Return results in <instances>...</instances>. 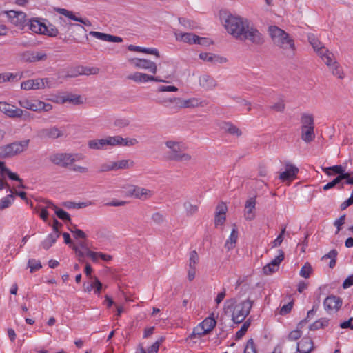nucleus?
<instances>
[{"label":"nucleus","instance_id":"57","mask_svg":"<svg viewBox=\"0 0 353 353\" xmlns=\"http://www.w3.org/2000/svg\"><path fill=\"white\" fill-rule=\"evenodd\" d=\"M4 176L7 175L10 180L17 181L20 183L23 182V180L17 173L11 172L8 168H4Z\"/></svg>","mask_w":353,"mask_h":353},{"label":"nucleus","instance_id":"59","mask_svg":"<svg viewBox=\"0 0 353 353\" xmlns=\"http://www.w3.org/2000/svg\"><path fill=\"white\" fill-rule=\"evenodd\" d=\"M71 248L75 252L79 261L83 262V258L86 255V252L80 250L78 245H72Z\"/></svg>","mask_w":353,"mask_h":353},{"label":"nucleus","instance_id":"61","mask_svg":"<svg viewBox=\"0 0 353 353\" xmlns=\"http://www.w3.org/2000/svg\"><path fill=\"white\" fill-rule=\"evenodd\" d=\"M81 68H82V66H77L74 68L70 73H68L65 75V78H74L78 77L79 75H83L81 72Z\"/></svg>","mask_w":353,"mask_h":353},{"label":"nucleus","instance_id":"29","mask_svg":"<svg viewBox=\"0 0 353 353\" xmlns=\"http://www.w3.org/2000/svg\"><path fill=\"white\" fill-rule=\"evenodd\" d=\"M319 56L329 68L333 65L334 61H336L334 57V54L327 48L322 49L321 52H319Z\"/></svg>","mask_w":353,"mask_h":353},{"label":"nucleus","instance_id":"26","mask_svg":"<svg viewBox=\"0 0 353 353\" xmlns=\"http://www.w3.org/2000/svg\"><path fill=\"white\" fill-rule=\"evenodd\" d=\"M176 39L179 41H183L188 44L196 43L197 35L193 33H175Z\"/></svg>","mask_w":353,"mask_h":353},{"label":"nucleus","instance_id":"34","mask_svg":"<svg viewBox=\"0 0 353 353\" xmlns=\"http://www.w3.org/2000/svg\"><path fill=\"white\" fill-rule=\"evenodd\" d=\"M199 58L205 61L210 63H222L223 58L212 53L202 52L199 54Z\"/></svg>","mask_w":353,"mask_h":353},{"label":"nucleus","instance_id":"36","mask_svg":"<svg viewBox=\"0 0 353 353\" xmlns=\"http://www.w3.org/2000/svg\"><path fill=\"white\" fill-rule=\"evenodd\" d=\"M237 239L238 231L236 228H233L229 236V239L226 241L225 243V248H227L228 250H232L235 246Z\"/></svg>","mask_w":353,"mask_h":353},{"label":"nucleus","instance_id":"30","mask_svg":"<svg viewBox=\"0 0 353 353\" xmlns=\"http://www.w3.org/2000/svg\"><path fill=\"white\" fill-rule=\"evenodd\" d=\"M314 127L301 128V139L305 143H310L315 139Z\"/></svg>","mask_w":353,"mask_h":353},{"label":"nucleus","instance_id":"49","mask_svg":"<svg viewBox=\"0 0 353 353\" xmlns=\"http://www.w3.org/2000/svg\"><path fill=\"white\" fill-rule=\"evenodd\" d=\"M179 22L181 26L188 29L193 30L196 28V23L187 18L179 17Z\"/></svg>","mask_w":353,"mask_h":353},{"label":"nucleus","instance_id":"37","mask_svg":"<svg viewBox=\"0 0 353 353\" xmlns=\"http://www.w3.org/2000/svg\"><path fill=\"white\" fill-rule=\"evenodd\" d=\"M115 170H124L132 168L134 165L133 161L130 159H123L117 161H114Z\"/></svg>","mask_w":353,"mask_h":353},{"label":"nucleus","instance_id":"25","mask_svg":"<svg viewBox=\"0 0 353 353\" xmlns=\"http://www.w3.org/2000/svg\"><path fill=\"white\" fill-rule=\"evenodd\" d=\"M322 170L326 174L329 176L332 174H338V176H342V179L347 176V174H345V168L341 165L322 168Z\"/></svg>","mask_w":353,"mask_h":353},{"label":"nucleus","instance_id":"32","mask_svg":"<svg viewBox=\"0 0 353 353\" xmlns=\"http://www.w3.org/2000/svg\"><path fill=\"white\" fill-rule=\"evenodd\" d=\"M301 128L314 127V117L312 114L302 113L301 115Z\"/></svg>","mask_w":353,"mask_h":353},{"label":"nucleus","instance_id":"5","mask_svg":"<svg viewBox=\"0 0 353 353\" xmlns=\"http://www.w3.org/2000/svg\"><path fill=\"white\" fill-rule=\"evenodd\" d=\"M29 142V139H26L0 146V158H8L22 152L28 148Z\"/></svg>","mask_w":353,"mask_h":353},{"label":"nucleus","instance_id":"10","mask_svg":"<svg viewBox=\"0 0 353 353\" xmlns=\"http://www.w3.org/2000/svg\"><path fill=\"white\" fill-rule=\"evenodd\" d=\"M20 58L24 62L34 63L46 61L48 55L42 51L26 50L20 54Z\"/></svg>","mask_w":353,"mask_h":353},{"label":"nucleus","instance_id":"31","mask_svg":"<svg viewBox=\"0 0 353 353\" xmlns=\"http://www.w3.org/2000/svg\"><path fill=\"white\" fill-rule=\"evenodd\" d=\"M128 79L138 83H145L149 81V79H153L151 75L139 72L130 74Z\"/></svg>","mask_w":353,"mask_h":353},{"label":"nucleus","instance_id":"14","mask_svg":"<svg viewBox=\"0 0 353 353\" xmlns=\"http://www.w3.org/2000/svg\"><path fill=\"white\" fill-rule=\"evenodd\" d=\"M199 83L201 88L205 91L214 90L218 86L214 78L208 74H203L199 78Z\"/></svg>","mask_w":353,"mask_h":353},{"label":"nucleus","instance_id":"60","mask_svg":"<svg viewBox=\"0 0 353 353\" xmlns=\"http://www.w3.org/2000/svg\"><path fill=\"white\" fill-rule=\"evenodd\" d=\"M108 145L115 146L119 145L120 136L108 137L105 138Z\"/></svg>","mask_w":353,"mask_h":353},{"label":"nucleus","instance_id":"58","mask_svg":"<svg viewBox=\"0 0 353 353\" xmlns=\"http://www.w3.org/2000/svg\"><path fill=\"white\" fill-rule=\"evenodd\" d=\"M244 353H256V350L252 339H250L246 344Z\"/></svg>","mask_w":353,"mask_h":353},{"label":"nucleus","instance_id":"45","mask_svg":"<svg viewBox=\"0 0 353 353\" xmlns=\"http://www.w3.org/2000/svg\"><path fill=\"white\" fill-rule=\"evenodd\" d=\"M330 69L332 70V74L336 76L339 79L344 78V74L342 68L336 61L333 62V65L332 67H330Z\"/></svg>","mask_w":353,"mask_h":353},{"label":"nucleus","instance_id":"41","mask_svg":"<svg viewBox=\"0 0 353 353\" xmlns=\"http://www.w3.org/2000/svg\"><path fill=\"white\" fill-rule=\"evenodd\" d=\"M63 102H69L72 104L79 105L83 103L81 96L78 94H70L66 97H63Z\"/></svg>","mask_w":353,"mask_h":353},{"label":"nucleus","instance_id":"39","mask_svg":"<svg viewBox=\"0 0 353 353\" xmlns=\"http://www.w3.org/2000/svg\"><path fill=\"white\" fill-rule=\"evenodd\" d=\"M342 180V176H337L335 179H334L332 181L327 183L326 185L323 186L324 190H328L334 187H335L336 185H339L338 188L339 189H343V183H341Z\"/></svg>","mask_w":353,"mask_h":353},{"label":"nucleus","instance_id":"12","mask_svg":"<svg viewBox=\"0 0 353 353\" xmlns=\"http://www.w3.org/2000/svg\"><path fill=\"white\" fill-rule=\"evenodd\" d=\"M0 111L10 118H20L22 110L4 101H0Z\"/></svg>","mask_w":353,"mask_h":353},{"label":"nucleus","instance_id":"1","mask_svg":"<svg viewBox=\"0 0 353 353\" xmlns=\"http://www.w3.org/2000/svg\"><path fill=\"white\" fill-rule=\"evenodd\" d=\"M268 32L274 44L283 50L295 49L294 41L288 33L281 29L276 26H271L268 28Z\"/></svg>","mask_w":353,"mask_h":353},{"label":"nucleus","instance_id":"48","mask_svg":"<svg viewBox=\"0 0 353 353\" xmlns=\"http://www.w3.org/2000/svg\"><path fill=\"white\" fill-rule=\"evenodd\" d=\"M208 334L205 331V328L199 323L196 327H195L192 332V334L189 336V338L190 339H193L196 338V336L199 337H201L203 335Z\"/></svg>","mask_w":353,"mask_h":353},{"label":"nucleus","instance_id":"2","mask_svg":"<svg viewBox=\"0 0 353 353\" xmlns=\"http://www.w3.org/2000/svg\"><path fill=\"white\" fill-rule=\"evenodd\" d=\"M248 23L247 19L232 14L228 15L224 20V26L228 32L237 39L243 35Z\"/></svg>","mask_w":353,"mask_h":353},{"label":"nucleus","instance_id":"24","mask_svg":"<svg viewBox=\"0 0 353 353\" xmlns=\"http://www.w3.org/2000/svg\"><path fill=\"white\" fill-rule=\"evenodd\" d=\"M219 127L222 130L230 134L236 135V137H240L242 134L241 130L230 122H221Z\"/></svg>","mask_w":353,"mask_h":353},{"label":"nucleus","instance_id":"19","mask_svg":"<svg viewBox=\"0 0 353 353\" xmlns=\"http://www.w3.org/2000/svg\"><path fill=\"white\" fill-rule=\"evenodd\" d=\"M255 197L249 198L245 204L244 217L247 221H252L255 218Z\"/></svg>","mask_w":353,"mask_h":353},{"label":"nucleus","instance_id":"21","mask_svg":"<svg viewBox=\"0 0 353 353\" xmlns=\"http://www.w3.org/2000/svg\"><path fill=\"white\" fill-rule=\"evenodd\" d=\"M60 21L63 22L62 26L67 28L68 30L74 28L75 31L80 35L79 37H74V40L76 42H80L81 36H86V30L85 28L80 24H75L72 23H67L62 17L59 18Z\"/></svg>","mask_w":353,"mask_h":353},{"label":"nucleus","instance_id":"46","mask_svg":"<svg viewBox=\"0 0 353 353\" xmlns=\"http://www.w3.org/2000/svg\"><path fill=\"white\" fill-rule=\"evenodd\" d=\"M308 39L312 48L318 54H319L320 51L321 52L322 49L326 48L318 39H315L314 37L310 36Z\"/></svg>","mask_w":353,"mask_h":353},{"label":"nucleus","instance_id":"33","mask_svg":"<svg viewBox=\"0 0 353 353\" xmlns=\"http://www.w3.org/2000/svg\"><path fill=\"white\" fill-rule=\"evenodd\" d=\"M88 146L92 150H103L108 146L105 139H92L88 142Z\"/></svg>","mask_w":353,"mask_h":353},{"label":"nucleus","instance_id":"53","mask_svg":"<svg viewBox=\"0 0 353 353\" xmlns=\"http://www.w3.org/2000/svg\"><path fill=\"white\" fill-rule=\"evenodd\" d=\"M57 217L63 221H70V214L63 209L57 208L54 211Z\"/></svg>","mask_w":353,"mask_h":353},{"label":"nucleus","instance_id":"16","mask_svg":"<svg viewBox=\"0 0 353 353\" xmlns=\"http://www.w3.org/2000/svg\"><path fill=\"white\" fill-rule=\"evenodd\" d=\"M342 303V299L335 295L328 296L323 302L325 310L327 312L332 310L337 312L341 308Z\"/></svg>","mask_w":353,"mask_h":353},{"label":"nucleus","instance_id":"18","mask_svg":"<svg viewBox=\"0 0 353 353\" xmlns=\"http://www.w3.org/2000/svg\"><path fill=\"white\" fill-rule=\"evenodd\" d=\"M299 169L295 165L288 163L285 164V170L279 175V179L282 181H291L296 177Z\"/></svg>","mask_w":353,"mask_h":353},{"label":"nucleus","instance_id":"22","mask_svg":"<svg viewBox=\"0 0 353 353\" xmlns=\"http://www.w3.org/2000/svg\"><path fill=\"white\" fill-rule=\"evenodd\" d=\"M166 101H169L170 103H174V101H178L176 103V104L179 107H182V108L196 107L199 104L198 100L196 99H190L188 100H181L180 99L173 98V99H170L168 100H165V101H160V100L158 101V102L160 103H163Z\"/></svg>","mask_w":353,"mask_h":353},{"label":"nucleus","instance_id":"4","mask_svg":"<svg viewBox=\"0 0 353 353\" xmlns=\"http://www.w3.org/2000/svg\"><path fill=\"white\" fill-rule=\"evenodd\" d=\"M253 302V301L247 299L234 306L232 320L234 323L239 324L244 321L250 312Z\"/></svg>","mask_w":353,"mask_h":353},{"label":"nucleus","instance_id":"11","mask_svg":"<svg viewBox=\"0 0 353 353\" xmlns=\"http://www.w3.org/2000/svg\"><path fill=\"white\" fill-rule=\"evenodd\" d=\"M278 253L279 254L275 257V259L263 267V272L265 274H271L279 270L280 263L284 259L285 254L282 250H279Z\"/></svg>","mask_w":353,"mask_h":353},{"label":"nucleus","instance_id":"47","mask_svg":"<svg viewBox=\"0 0 353 353\" xmlns=\"http://www.w3.org/2000/svg\"><path fill=\"white\" fill-rule=\"evenodd\" d=\"M14 201V196L12 193L7 195L0 200V210H3L8 208Z\"/></svg>","mask_w":353,"mask_h":353},{"label":"nucleus","instance_id":"9","mask_svg":"<svg viewBox=\"0 0 353 353\" xmlns=\"http://www.w3.org/2000/svg\"><path fill=\"white\" fill-rule=\"evenodd\" d=\"M7 17L10 22L21 30H23L25 26H27L28 21L26 19V14L21 11L9 10L6 11Z\"/></svg>","mask_w":353,"mask_h":353},{"label":"nucleus","instance_id":"13","mask_svg":"<svg viewBox=\"0 0 353 353\" xmlns=\"http://www.w3.org/2000/svg\"><path fill=\"white\" fill-rule=\"evenodd\" d=\"M63 135V132L59 130L57 126H52L47 128H43L38 132V136L41 139H55Z\"/></svg>","mask_w":353,"mask_h":353},{"label":"nucleus","instance_id":"51","mask_svg":"<svg viewBox=\"0 0 353 353\" xmlns=\"http://www.w3.org/2000/svg\"><path fill=\"white\" fill-rule=\"evenodd\" d=\"M28 265L30 268V271L32 273L39 270L42 267L41 262L34 259H29Z\"/></svg>","mask_w":353,"mask_h":353},{"label":"nucleus","instance_id":"44","mask_svg":"<svg viewBox=\"0 0 353 353\" xmlns=\"http://www.w3.org/2000/svg\"><path fill=\"white\" fill-rule=\"evenodd\" d=\"M251 321L250 319H248L245 321H244L243 324L242 325L241 329L238 330L236 333L235 339L236 340L241 339L246 333L248 329L249 328L250 325Z\"/></svg>","mask_w":353,"mask_h":353},{"label":"nucleus","instance_id":"62","mask_svg":"<svg viewBox=\"0 0 353 353\" xmlns=\"http://www.w3.org/2000/svg\"><path fill=\"white\" fill-rule=\"evenodd\" d=\"M271 110L276 112H283L285 110V104L283 101H279L270 107Z\"/></svg>","mask_w":353,"mask_h":353},{"label":"nucleus","instance_id":"42","mask_svg":"<svg viewBox=\"0 0 353 353\" xmlns=\"http://www.w3.org/2000/svg\"><path fill=\"white\" fill-rule=\"evenodd\" d=\"M46 30L43 31V34L47 35L48 37H55L59 34V30L56 28V26L50 23H48V24H46Z\"/></svg>","mask_w":353,"mask_h":353},{"label":"nucleus","instance_id":"23","mask_svg":"<svg viewBox=\"0 0 353 353\" xmlns=\"http://www.w3.org/2000/svg\"><path fill=\"white\" fill-rule=\"evenodd\" d=\"M27 26H28L29 29L34 33L43 34V31H45L46 27V23L41 22L38 19H32L31 20L28 21Z\"/></svg>","mask_w":353,"mask_h":353},{"label":"nucleus","instance_id":"27","mask_svg":"<svg viewBox=\"0 0 353 353\" xmlns=\"http://www.w3.org/2000/svg\"><path fill=\"white\" fill-rule=\"evenodd\" d=\"M312 350V341L310 339H303L297 343L296 351L299 353H310Z\"/></svg>","mask_w":353,"mask_h":353},{"label":"nucleus","instance_id":"64","mask_svg":"<svg viewBox=\"0 0 353 353\" xmlns=\"http://www.w3.org/2000/svg\"><path fill=\"white\" fill-rule=\"evenodd\" d=\"M341 329H350L353 330V318H350L347 321L341 322L339 325Z\"/></svg>","mask_w":353,"mask_h":353},{"label":"nucleus","instance_id":"50","mask_svg":"<svg viewBox=\"0 0 353 353\" xmlns=\"http://www.w3.org/2000/svg\"><path fill=\"white\" fill-rule=\"evenodd\" d=\"M312 272V268L310 263H309L308 262H306L303 265V266L301 268L299 274L301 276H302L305 279H307L310 277Z\"/></svg>","mask_w":353,"mask_h":353},{"label":"nucleus","instance_id":"52","mask_svg":"<svg viewBox=\"0 0 353 353\" xmlns=\"http://www.w3.org/2000/svg\"><path fill=\"white\" fill-rule=\"evenodd\" d=\"M112 170H115L114 161H110L101 164L98 172L102 173Z\"/></svg>","mask_w":353,"mask_h":353},{"label":"nucleus","instance_id":"40","mask_svg":"<svg viewBox=\"0 0 353 353\" xmlns=\"http://www.w3.org/2000/svg\"><path fill=\"white\" fill-rule=\"evenodd\" d=\"M183 208H185L186 215L191 216L198 212V205L191 203L190 201H185L183 203Z\"/></svg>","mask_w":353,"mask_h":353},{"label":"nucleus","instance_id":"7","mask_svg":"<svg viewBox=\"0 0 353 353\" xmlns=\"http://www.w3.org/2000/svg\"><path fill=\"white\" fill-rule=\"evenodd\" d=\"M239 39L241 41L248 40L254 45H261L264 43L262 34L254 26H250L249 23Z\"/></svg>","mask_w":353,"mask_h":353},{"label":"nucleus","instance_id":"35","mask_svg":"<svg viewBox=\"0 0 353 353\" xmlns=\"http://www.w3.org/2000/svg\"><path fill=\"white\" fill-rule=\"evenodd\" d=\"M57 234H49L48 236L41 242V246L46 250H48L54 244L58 239Z\"/></svg>","mask_w":353,"mask_h":353},{"label":"nucleus","instance_id":"15","mask_svg":"<svg viewBox=\"0 0 353 353\" xmlns=\"http://www.w3.org/2000/svg\"><path fill=\"white\" fill-rule=\"evenodd\" d=\"M136 68L148 70L152 74H156L157 68L154 62L145 59H132L130 61Z\"/></svg>","mask_w":353,"mask_h":353},{"label":"nucleus","instance_id":"55","mask_svg":"<svg viewBox=\"0 0 353 353\" xmlns=\"http://www.w3.org/2000/svg\"><path fill=\"white\" fill-rule=\"evenodd\" d=\"M138 143V141L136 139H124L120 136L119 145L124 146H132Z\"/></svg>","mask_w":353,"mask_h":353},{"label":"nucleus","instance_id":"56","mask_svg":"<svg viewBox=\"0 0 353 353\" xmlns=\"http://www.w3.org/2000/svg\"><path fill=\"white\" fill-rule=\"evenodd\" d=\"M81 72L83 75L97 74L99 72V69L94 67L88 68L82 66V68H81Z\"/></svg>","mask_w":353,"mask_h":353},{"label":"nucleus","instance_id":"3","mask_svg":"<svg viewBox=\"0 0 353 353\" xmlns=\"http://www.w3.org/2000/svg\"><path fill=\"white\" fill-rule=\"evenodd\" d=\"M165 145L170 149L167 153L169 160L187 163L192 159L190 154L185 153V147L179 142L168 141Z\"/></svg>","mask_w":353,"mask_h":353},{"label":"nucleus","instance_id":"63","mask_svg":"<svg viewBox=\"0 0 353 353\" xmlns=\"http://www.w3.org/2000/svg\"><path fill=\"white\" fill-rule=\"evenodd\" d=\"M301 336V332L299 329H296L292 332H290L288 335L289 340L291 341H296L299 339Z\"/></svg>","mask_w":353,"mask_h":353},{"label":"nucleus","instance_id":"17","mask_svg":"<svg viewBox=\"0 0 353 353\" xmlns=\"http://www.w3.org/2000/svg\"><path fill=\"white\" fill-rule=\"evenodd\" d=\"M128 192L131 196L141 200H145L152 196V192L150 190L136 185L130 186Z\"/></svg>","mask_w":353,"mask_h":353},{"label":"nucleus","instance_id":"20","mask_svg":"<svg viewBox=\"0 0 353 353\" xmlns=\"http://www.w3.org/2000/svg\"><path fill=\"white\" fill-rule=\"evenodd\" d=\"M56 11L72 21L80 22L86 26H91V22L90 20L85 18L78 17L72 11H69L65 8H57Z\"/></svg>","mask_w":353,"mask_h":353},{"label":"nucleus","instance_id":"43","mask_svg":"<svg viewBox=\"0 0 353 353\" xmlns=\"http://www.w3.org/2000/svg\"><path fill=\"white\" fill-rule=\"evenodd\" d=\"M90 205H91L90 201L81 202V203H74V202H72V201H66V202L63 203V206L68 209H71V208L79 209V208H85Z\"/></svg>","mask_w":353,"mask_h":353},{"label":"nucleus","instance_id":"6","mask_svg":"<svg viewBox=\"0 0 353 353\" xmlns=\"http://www.w3.org/2000/svg\"><path fill=\"white\" fill-rule=\"evenodd\" d=\"M18 103L21 108L34 112H48L52 109V105L50 103H46L37 99H21L19 100Z\"/></svg>","mask_w":353,"mask_h":353},{"label":"nucleus","instance_id":"54","mask_svg":"<svg viewBox=\"0 0 353 353\" xmlns=\"http://www.w3.org/2000/svg\"><path fill=\"white\" fill-rule=\"evenodd\" d=\"M199 262V256L197 252L194 250L192 251L190 254V259H189V268H195V265Z\"/></svg>","mask_w":353,"mask_h":353},{"label":"nucleus","instance_id":"38","mask_svg":"<svg viewBox=\"0 0 353 353\" xmlns=\"http://www.w3.org/2000/svg\"><path fill=\"white\" fill-rule=\"evenodd\" d=\"M329 324V319L327 318H321L311 324L309 327L310 330L314 331L321 328L327 327Z\"/></svg>","mask_w":353,"mask_h":353},{"label":"nucleus","instance_id":"8","mask_svg":"<svg viewBox=\"0 0 353 353\" xmlns=\"http://www.w3.org/2000/svg\"><path fill=\"white\" fill-rule=\"evenodd\" d=\"M49 159L54 165L62 168H67L76 161L74 155L68 153L52 154L49 157Z\"/></svg>","mask_w":353,"mask_h":353},{"label":"nucleus","instance_id":"28","mask_svg":"<svg viewBox=\"0 0 353 353\" xmlns=\"http://www.w3.org/2000/svg\"><path fill=\"white\" fill-rule=\"evenodd\" d=\"M200 324L205 328V331L207 334L210 333L216 326V321L214 317V313L212 312L208 317L205 318Z\"/></svg>","mask_w":353,"mask_h":353}]
</instances>
